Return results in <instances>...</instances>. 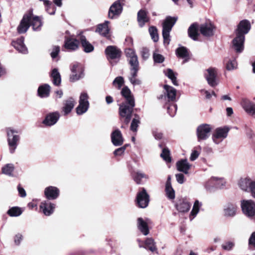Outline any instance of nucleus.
<instances>
[{"label":"nucleus","instance_id":"obj_4","mask_svg":"<svg viewBox=\"0 0 255 255\" xmlns=\"http://www.w3.org/2000/svg\"><path fill=\"white\" fill-rule=\"evenodd\" d=\"M241 206L244 215L250 218L255 216V202L252 200H243Z\"/></svg>","mask_w":255,"mask_h":255},{"label":"nucleus","instance_id":"obj_25","mask_svg":"<svg viewBox=\"0 0 255 255\" xmlns=\"http://www.w3.org/2000/svg\"><path fill=\"white\" fill-rule=\"evenodd\" d=\"M190 204L185 199L179 200L176 205V209L180 212H187L190 208Z\"/></svg>","mask_w":255,"mask_h":255},{"label":"nucleus","instance_id":"obj_57","mask_svg":"<svg viewBox=\"0 0 255 255\" xmlns=\"http://www.w3.org/2000/svg\"><path fill=\"white\" fill-rule=\"evenodd\" d=\"M140 123L139 117L136 115H134V118L132 120L130 128H137Z\"/></svg>","mask_w":255,"mask_h":255},{"label":"nucleus","instance_id":"obj_53","mask_svg":"<svg viewBox=\"0 0 255 255\" xmlns=\"http://www.w3.org/2000/svg\"><path fill=\"white\" fill-rule=\"evenodd\" d=\"M160 156L167 162L171 161L169 150L167 148L163 149L162 153L160 154Z\"/></svg>","mask_w":255,"mask_h":255},{"label":"nucleus","instance_id":"obj_42","mask_svg":"<svg viewBox=\"0 0 255 255\" xmlns=\"http://www.w3.org/2000/svg\"><path fill=\"white\" fill-rule=\"evenodd\" d=\"M129 64L130 66V71H138L139 70V62L137 56H135L128 59Z\"/></svg>","mask_w":255,"mask_h":255},{"label":"nucleus","instance_id":"obj_61","mask_svg":"<svg viewBox=\"0 0 255 255\" xmlns=\"http://www.w3.org/2000/svg\"><path fill=\"white\" fill-rule=\"evenodd\" d=\"M138 71H130V75L128 79L131 83L133 82V81L137 79L136 78L137 75V72Z\"/></svg>","mask_w":255,"mask_h":255},{"label":"nucleus","instance_id":"obj_30","mask_svg":"<svg viewBox=\"0 0 255 255\" xmlns=\"http://www.w3.org/2000/svg\"><path fill=\"white\" fill-rule=\"evenodd\" d=\"M109 23V21H105L103 23L99 24L97 26L96 31L102 35L107 36L110 31V28L108 26Z\"/></svg>","mask_w":255,"mask_h":255},{"label":"nucleus","instance_id":"obj_47","mask_svg":"<svg viewBox=\"0 0 255 255\" xmlns=\"http://www.w3.org/2000/svg\"><path fill=\"white\" fill-rule=\"evenodd\" d=\"M166 107L169 115L171 117H174L177 109V105L172 103L169 105L166 104Z\"/></svg>","mask_w":255,"mask_h":255},{"label":"nucleus","instance_id":"obj_32","mask_svg":"<svg viewBox=\"0 0 255 255\" xmlns=\"http://www.w3.org/2000/svg\"><path fill=\"white\" fill-rule=\"evenodd\" d=\"M225 67L228 71H232L237 68L238 64L235 59H231L229 57L224 59Z\"/></svg>","mask_w":255,"mask_h":255},{"label":"nucleus","instance_id":"obj_18","mask_svg":"<svg viewBox=\"0 0 255 255\" xmlns=\"http://www.w3.org/2000/svg\"><path fill=\"white\" fill-rule=\"evenodd\" d=\"M12 45L19 52L24 54L28 53V50L24 44L23 37L12 41Z\"/></svg>","mask_w":255,"mask_h":255},{"label":"nucleus","instance_id":"obj_46","mask_svg":"<svg viewBox=\"0 0 255 255\" xmlns=\"http://www.w3.org/2000/svg\"><path fill=\"white\" fill-rule=\"evenodd\" d=\"M148 30L152 39L153 41L157 42L158 40L159 37L156 27L153 26H150Z\"/></svg>","mask_w":255,"mask_h":255},{"label":"nucleus","instance_id":"obj_16","mask_svg":"<svg viewBox=\"0 0 255 255\" xmlns=\"http://www.w3.org/2000/svg\"><path fill=\"white\" fill-rule=\"evenodd\" d=\"M111 140L113 144L116 146H121L124 143V138L121 132L116 129L111 134Z\"/></svg>","mask_w":255,"mask_h":255},{"label":"nucleus","instance_id":"obj_26","mask_svg":"<svg viewBox=\"0 0 255 255\" xmlns=\"http://www.w3.org/2000/svg\"><path fill=\"white\" fill-rule=\"evenodd\" d=\"M137 226L138 230L145 236L149 234V229L147 222L142 218H138L137 220Z\"/></svg>","mask_w":255,"mask_h":255},{"label":"nucleus","instance_id":"obj_58","mask_svg":"<svg viewBox=\"0 0 255 255\" xmlns=\"http://www.w3.org/2000/svg\"><path fill=\"white\" fill-rule=\"evenodd\" d=\"M153 59L155 62L156 63H162L164 60V57L159 54L154 53L153 54Z\"/></svg>","mask_w":255,"mask_h":255},{"label":"nucleus","instance_id":"obj_10","mask_svg":"<svg viewBox=\"0 0 255 255\" xmlns=\"http://www.w3.org/2000/svg\"><path fill=\"white\" fill-rule=\"evenodd\" d=\"M30 13L24 15L17 28V32L19 33H24L27 31L30 26Z\"/></svg>","mask_w":255,"mask_h":255},{"label":"nucleus","instance_id":"obj_27","mask_svg":"<svg viewBox=\"0 0 255 255\" xmlns=\"http://www.w3.org/2000/svg\"><path fill=\"white\" fill-rule=\"evenodd\" d=\"M176 166L178 171L187 174L191 165L188 162L187 159H182L177 162Z\"/></svg>","mask_w":255,"mask_h":255},{"label":"nucleus","instance_id":"obj_54","mask_svg":"<svg viewBox=\"0 0 255 255\" xmlns=\"http://www.w3.org/2000/svg\"><path fill=\"white\" fill-rule=\"evenodd\" d=\"M235 246V243L232 241H228L223 243L221 247L224 250L230 251L232 250Z\"/></svg>","mask_w":255,"mask_h":255},{"label":"nucleus","instance_id":"obj_7","mask_svg":"<svg viewBox=\"0 0 255 255\" xmlns=\"http://www.w3.org/2000/svg\"><path fill=\"white\" fill-rule=\"evenodd\" d=\"M205 77L208 84L212 87H215L219 83L217 78V70L215 68H209L206 70Z\"/></svg>","mask_w":255,"mask_h":255},{"label":"nucleus","instance_id":"obj_39","mask_svg":"<svg viewBox=\"0 0 255 255\" xmlns=\"http://www.w3.org/2000/svg\"><path fill=\"white\" fill-rule=\"evenodd\" d=\"M201 206L202 203L198 200H196L195 201L192 210L189 216L190 221H192L197 215Z\"/></svg>","mask_w":255,"mask_h":255},{"label":"nucleus","instance_id":"obj_13","mask_svg":"<svg viewBox=\"0 0 255 255\" xmlns=\"http://www.w3.org/2000/svg\"><path fill=\"white\" fill-rule=\"evenodd\" d=\"M60 191L59 189L55 186H48L44 190V195L48 200H55L59 195Z\"/></svg>","mask_w":255,"mask_h":255},{"label":"nucleus","instance_id":"obj_20","mask_svg":"<svg viewBox=\"0 0 255 255\" xmlns=\"http://www.w3.org/2000/svg\"><path fill=\"white\" fill-rule=\"evenodd\" d=\"M59 118V115L58 113H50L46 116L43 123L46 126H51L57 122Z\"/></svg>","mask_w":255,"mask_h":255},{"label":"nucleus","instance_id":"obj_11","mask_svg":"<svg viewBox=\"0 0 255 255\" xmlns=\"http://www.w3.org/2000/svg\"><path fill=\"white\" fill-rule=\"evenodd\" d=\"M123 10V6L119 0L115 1L110 7L109 11V17L112 19L119 16Z\"/></svg>","mask_w":255,"mask_h":255},{"label":"nucleus","instance_id":"obj_28","mask_svg":"<svg viewBox=\"0 0 255 255\" xmlns=\"http://www.w3.org/2000/svg\"><path fill=\"white\" fill-rule=\"evenodd\" d=\"M196 133L199 141L206 140L211 134V128H197Z\"/></svg>","mask_w":255,"mask_h":255},{"label":"nucleus","instance_id":"obj_40","mask_svg":"<svg viewBox=\"0 0 255 255\" xmlns=\"http://www.w3.org/2000/svg\"><path fill=\"white\" fill-rule=\"evenodd\" d=\"M51 77L53 84L55 86H59L61 84V79L60 74L57 69L55 68L52 70Z\"/></svg>","mask_w":255,"mask_h":255},{"label":"nucleus","instance_id":"obj_59","mask_svg":"<svg viewBox=\"0 0 255 255\" xmlns=\"http://www.w3.org/2000/svg\"><path fill=\"white\" fill-rule=\"evenodd\" d=\"M141 55L143 59H147L149 56V50L146 47H143L141 50Z\"/></svg>","mask_w":255,"mask_h":255},{"label":"nucleus","instance_id":"obj_37","mask_svg":"<svg viewBox=\"0 0 255 255\" xmlns=\"http://www.w3.org/2000/svg\"><path fill=\"white\" fill-rule=\"evenodd\" d=\"M176 54L178 57L185 59L183 61V63L187 61L189 57V53L187 48L185 47L181 46L176 49Z\"/></svg>","mask_w":255,"mask_h":255},{"label":"nucleus","instance_id":"obj_34","mask_svg":"<svg viewBox=\"0 0 255 255\" xmlns=\"http://www.w3.org/2000/svg\"><path fill=\"white\" fill-rule=\"evenodd\" d=\"M199 26L197 23L192 24L188 29V34L190 37H191L194 40L197 39V37L199 35L198 32Z\"/></svg>","mask_w":255,"mask_h":255},{"label":"nucleus","instance_id":"obj_48","mask_svg":"<svg viewBox=\"0 0 255 255\" xmlns=\"http://www.w3.org/2000/svg\"><path fill=\"white\" fill-rule=\"evenodd\" d=\"M14 170V166L12 164H7L2 168V173L11 175Z\"/></svg>","mask_w":255,"mask_h":255},{"label":"nucleus","instance_id":"obj_50","mask_svg":"<svg viewBox=\"0 0 255 255\" xmlns=\"http://www.w3.org/2000/svg\"><path fill=\"white\" fill-rule=\"evenodd\" d=\"M165 192L167 197L169 199H174L175 198V191L171 185L165 186Z\"/></svg>","mask_w":255,"mask_h":255},{"label":"nucleus","instance_id":"obj_45","mask_svg":"<svg viewBox=\"0 0 255 255\" xmlns=\"http://www.w3.org/2000/svg\"><path fill=\"white\" fill-rule=\"evenodd\" d=\"M7 213L11 217H17L21 214L22 211L20 208L17 207H13L9 209L7 211Z\"/></svg>","mask_w":255,"mask_h":255},{"label":"nucleus","instance_id":"obj_56","mask_svg":"<svg viewBox=\"0 0 255 255\" xmlns=\"http://www.w3.org/2000/svg\"><path fill=\"white\" fill-rule=\"evenodd\" d=\"M249 246L255 250V232H254L249 238Z\"/></svg>","mask_w":255,"mask_h":255},{"label":"nucleus","instance_id":"obj_2","mask_svg":"<svg viewBox=\"0 0 255 255\" xmlns=\"http://www.w3.org/2000/svg\"><path fill=\"white\" fill-rule=\"evenodd\" d=\"M134 106L135 102L132 101L130 103L123 102L119 105V113L120 116L127 124H128L131 120Z\"/></svg>","mask_w":255,"mask_h":255},{"label":"nucleus","instance_id":"obj_17","mask_svg":"<svg viewBox=\"0 0 255 255\" xmlns=\"http://www.w3.org/2000/svg\"><path fill=\"white\" fill-rule=\"evenodd\" d=\"M79 44V41L77 39L67 38L65 40L64 48L68 51H73L78 48Z\"/></svg>","mask_w":255,"mask_h":255},{"label":"nucleus","instance_id":"obj_15","mask_svg":"<svg viewBox=\"0 0 255 255\" xmlns=\"http://www.w3.org/2000/svg\"><path fill=\"white\" fill-rule=\"evenodd\" d=\"M164 89L165 91V98L166 100L170 102L174 103L176 101V90L173 87L167 85L164 86Z\"/></svg>","mask_w":255,"mask_h":255},{"label":"nucleus","instance_id":"obj_3","mask_svg":"<svg viewBox=\"0 0 255 255\" xmlns=\"http://www.w3.org/2000/svg\"><path fill=\"white\" fill-rule=\"evenodd\" d=\"M177 20V17L167 16L162 23V36L165 45H168L170 43V32Z\"/></svg>","mask_w":255,"mask_h":255},{"label":"nucleus","instance_id":"obj_62","mask_svg":"<svg viewBox=\"0 0 255 255\" xmlns=\"http://www.w3.org/2000/svg\"><path fill=\"white\" fill-rule=\"evenodd\" d=\"M125 151V147H121L117 148L114 151V154L115 156H121Z\"/></svg>","mask_w":255,"mask_h":255},{"label":"nucleus","instance_id":"obj_21","mask_svg":"<svg viewBox=\"0 0 255 255\" xmlns=\"http://www.w3.org/2000/svg\"><path fill=\"white\" fill-rule=\"evenodd\" d=\"M30 26H32V28L34 31H39L41 29L42 25V22L40 17L37 16H34L32 12H30Z\"/></svg>","mask_w":255,"mask_h":255},{"label":"nucleus","instance_id":"obj_24","mask_svg":"<svg viewBox=\"0 0 255 255\" xmlns=\"http://www.w3.org/2000/svg\"><path fill=\"white\" fill-rule=\"evenodd\" d=\"M71 71L73 73L70 78L71 82H74L78 80L82 77V69L78 65H73L71 69Z\"/></svg>","mask_w":255,"mask_h":255},{"label":"nucleus","instance_id":"obj_33","mask_svg":"<svg viewBox=\"0 0 255 255\" xmlns=\"http://www.w3.org/2000/svg\"><path fill=\"white\" fill-rule=\"evenodd\" d=\"M80 41L83 50L85 52L90 53L94 50V46L87 40L85 36H80Z\"/></svg>","mask_w":255,"mask_h":255},{"label":"nucleus","instance_id":"obj_19","mask_svg":"<svg viewBox=\"0 0 255 255\" xmlns=\"http://www.w3.org/2000/svg\"><path fill=\"white\" fill-rule=\"evenodd\" d=\"M241 105L245 112L250 116L255 110V104L248 99H243Z\"/></svg>","mask_w":255,"mask_h":255},{"label":"nucleus","instance_id":"obj_55","mask_svg":"<svg viewBox=\"0 0 255 255\" xmlns=\"http://www.w3.org/2000/svg\"><path fill=\"white\" fill-rule=\"evenodd\" d=\"M60 52V47L59 46H53L52 51L50 53V55L53 59L55 58Z\"/></svg>","mask_w":255,"mask_h":255},{"label":"nucleus","instance_id":"obj_51","mask_svg":"<svg viewBox=\"0 0 255 255\" xmlns=\"http://www.w3.org/2000/svg\"><path fill=\"white\" fill-rule=\"evenodd\" d=\"M88 95L87 93L83 92L81 94L79 99V104L87 105L89 106V103L88 101Z\"/></svg>","mask_w":255,"mask_h":255},{"label":"nucleus","instance_id":"obj_14","mask_svg":"<svg viewBox=\"0 0 255 255\" xmlns=\"http://www.w3.org/2000/svg\"><path fill=\"white\" fill-rule=\"evenodd\" d=\"M39 207L45 215L50 216L54 212L55 204L48 201H45L41 203Z\"/></svg>","mask_w":255,"mask_h":255},{"label":"nucleus","instance_id":"obj_64","mask_svg":"<svg viewBox=\"0 0 255 255\" xmlns=\"http://www.w3.org/2000/svg\"><path fill=\"white\" fill-rule=\"evenodd\" d=\"M176 180L179 184H183L184 182V176L181 173H178L175 175Z\"/></svg>","mask_w":255,"mask_h":255},{"label":"nucleus","instance_id":"obj_23","mask_svg":"<svg viewBox=\"0 0 255 255\" xmlns=\"http://www.w3.org/2000/svg\"><path fill=\"white\" fill-rule=\"evenodd\" d=\"M137 21L139 26L143 27L145 23L149 21V17L147 16V12L144 9H140L137 13Z\"/></svg>","mask_w":255,"mask_h":255},{"label":"nucleus","instance_id":"obj_29","mask_svg":"<svg viewBox=\"0 0 255 255\" xmlns=\"http://www.w3.org/2000/svg\"><path fill=\"white\" fill-rule=\"evenodd\" d=\"M75 104V100L72 98H69L65 101L63 107V111L65 115H67L71 112Z\"/></svg>","mask_w":255,"mask_h":255},{"label":"nucleus","instance_id":"obj_6","mask_svg":"<svg viewBox=\"0 0 255 255\" xmlns=\"http://www.w3.org/2000/svg\"><path fill=\"white\" fill-rule=\"evenodd\" d=\"M17 133V132L12 128H10L7 131V141L11 153H13L15 151L19 139Z\"/></svg>","mask_w":255,"mask_h":255},{"label":"nucleus","instance_id":"obj_60","mask_svg":"<svg viewBox=\"0 0 255 255\" xmlns=\"http://www.w3.org/2000/svg\"><path fill=\"white\" fill-rule=\"evenodd\" d=\"M126 56L129 59L132 57H134L135 56H137L136 54H135V53L134 52V51L132 49H130V48H129V49H127L126 50Z\"/></svg>","mask_w":255,"mask_h":255},{"label":"nucleus","instance_id":"obj_41","mask_svg":"<svg viewBox=\"0 0 255 255\" xmlns=\"http://www.w3.org/2000/svg\"><path fill=\"white\" fill-rule=\"evenodd\" d=\"M253 182L248 178L242 179L240 180L239 185L242 190L247 191L248 189L250 190Z\"/></svg>","mask_w":255,"mask_h":255},{"label":"nucleus","instance_id":"obj_63","mask_svg":"<svg viewBox=\"0 0 255 255\" xmlns=\"http://www.w3.org/2000/svg\"><path fill=\"white\" fill-rule=\"evenodd\" d=\"M199 152L196 150H193L191 154L190 159L191 161H194L199 155Z\"/></svg>","mask_w":255,"mask_h":255},{"label":"nucleus","instance_id":"obj_12","mask_svg":"<svg viewBox=\"0 0 255 255\" xmlns=\"http://www.w3.org/2000/svg\"><path fill=\"white\" fill-rule=\"evenodd\" d=\"M199 30L203 35L210 37L213 35L215 27L211 22H206L199 26Z\"/></svg>","mask_w":255,"mask_h":255},{"label":"nucleus","instance_id":"obj_1","mask_svg":"<svg viewBox=\"0 0 255 255\" xmlns=\"http://www.w3.org/2000/svg\"><path fill=\"white\" fill-rule=\"evenodd\" d=\"M250 22L247 19L241 20L236 30V37L233 40V48L237 53H241L244 48L245 35L250 30Z\"/></svg>","mask_w":255,"mask_h":255},{"label":"nucleus","instance_id":"obj_44","mask_svg":"<svg viewBox=\"0 0 255 255\" xmlns=\"http://www.w3.org/2000/svg\"><path fill=\"white\" fill-rule=\"evenodd\" d=\"M146 249L149 250L152 252L156 251L155 243L152 238H147L145 241V245L143 247Z\"/></svg>","mask_w":255,"mask_h":255},{"label":"nucleus","instance_id":"obj_9","mask_svg":"<svg viewBox=\"0 0 255 255\" xmlns=\"http://www.w3.org/2000/svg\"><path fill=\"white\" fill-rule=\"evenodd\" d=\"M229 131V128H216L213 133L212 139L216 144H218L225 138Z\"/></svg>","mask_w":255,"mask_h":255},{"label":"nucleus","instance_id":"obj_31","mask_svg":"<svg viewBox=\"0 0 255 255\" xmlns=\"http://www.w3.org/2000/svg\"><path fill=\"white\" fill-rule=\"evenodd\" d=\"M50 87L48 84L40 86L38 89V95L41 98H46L49 96Z\"/></svg>","mask_w":255,"mask_h":255},{"label":"nucleus","instance_id":"obj_43","mask_svg":"<svg viewBox=\"0 0 255 255\" xmlns=\"http://www.w3.org/2000/svg\"><path fill=\"white\" fill-rule=\"evenodd\" d=\"M133 178L134 181L138 184H140L142 182V179H148V175L141 172H136L133 175Z\"/></svg>","mask_w":255,"mask_h":255},{"label":"nucleus","instance_id":"obj_49","mask_svg":"<svg viewBox=\"0 0 255 255\" xmlns=\"http://www.w3.org/2000/svg\"><path fill=\"white\" fill-rule=\"evenodd\" d=\"M124 83V80L123 77L119 76L116 77L113 82V86L118 89H120Z\"/></svg>","mask_w":255,"mask_h":255},{"label":"nucleus","instance_id":"obj_36","mask_svg":"<svg viewBox=\"0 0 255 255\" xmlns=\"http://www.w3.org/2000/svg\"><path fill=\"white\" fill-rule=\"evenodd\" d=\"M121 94L126 99V101L125 102L130 103V102L132 101L133 102H135L134 97L132 95L130 90L128 87H124L122 89L121 91Z\"/></svg>","mask_w":255,"mask_h":255},{"label":"nucleus","instance_id":"obj_35","mask_svg":"<svg viewBox=\"0 0 255 255\" xmlns=\"http://www.w3.org/2000/svg\"><path fill=\"white\" fill-rule=\"evenodd\" d=\"M226 182L223 178L216 177H212L208 181V184H212V186L217 188H221L225 185Z\"/></svg>","mask_w":255,"mask_h":255},{"label":"nucleus","instance_id":"obj_52","mask_svg":"<svg viewBox=\"0 0 255 255\" xmlns=\"http://www.w3.org/2000/svg\"><path fill=\"white\" fill-rule=\"evenodd\" d=\"M89 106L87 105L79 104L76 108V113L79 115H81L86 113L89 108Z\"/></svg>","mask_w":255,"mask_h":255},{"label":"nucleus","instance_id":"obj_8","mask_svg":"<svg viewBox=\"0 0 255 255\" xmlns=\"http://www.w3.org/2000/svg\"><path fill=\"white\" fill-rule=\"evenodd\" d=\"M121 53L120 49L115 46H109L105 49V53L108 60L119 59Z\"/></svg>","mask_w":255,"mask_h":255},{"label":"nucleus","instance_id":"obj_22","mask_svg":"<svg viewBox=\"0 0 255 255\" xmlns=\"http://www.w3.org/2000/svg\"><path fill=\"white\" fill-rule=\"evenodd\" d=\"M238 207L233 203L227 204L224 208V215L226 217H234L236 214Z\"/></svg>","mask_w":255,"mask_h":255},{"label":"nucleus","instance_id":"obj_5","mask_svg":"<svg viewBox=\"0 0 255 255\" xmlns=\"http://www.w3.org/2000/svg\"><path fill=\"white\" fill-rule=\"evenodd\" d=\"M149 195L144 188H141L137 192L136 197L137 206L141 208H145L148 205Z\"/></svg>","mask_w":255,"mask_h":255},{"label":"nucleus","instance_id":"obj_38","mask_svg":"<svg viewBox=\"0 0 255 255\" xmlns=\"http://www.w3.org/2000/svg\"><path fill=\"white\" fill-rule=\"evenodd\" d=\"M163 72L164 74L171 80L172 83L174 85H178V82L176 80L177 74L176 73L174 72V71L171 69H167L164 70Z\"/></svg>","mask_w":255,"mask_h":255}]
</instances>
